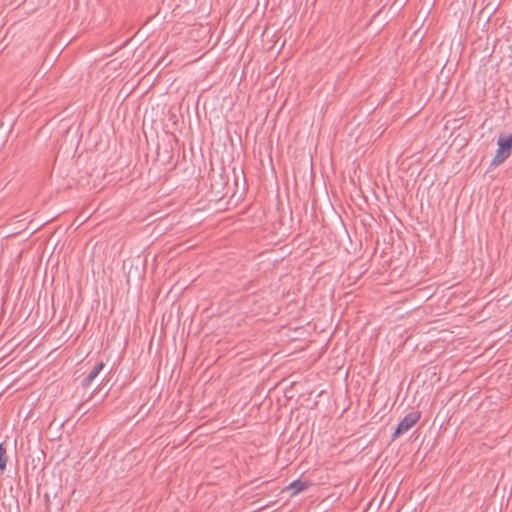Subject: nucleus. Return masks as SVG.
<instances>
[{"instance_id":"f257e3e1","label":"nucleus","mask_w":512,"mask_h":512,"mask_svg":"<svg viewBox=\"0 0 512 512\" xmlns=\"http://www.w3.org/2000/svg\"><path fill=\"white\" fill-rule=\"evenodd\" d=\"M420 419V412H410L399 422L392 434V441L409 431Z\"/></svg>"},{"instance_id":"f03ea898","label":"nucleus","mask_w":512,"mask_h":512,"mask_svg":"<svg viewBox=\"0 0 512 512\" xmlns=\"http://www.w3.org/2000/svg\"><path fill=\"white\" fill-rule=\"evenodd\" d=\"M104 367V362L101 361L97 363L95 367L89 372V374L83 379L82 386L84 388L89 387L93 380L99 375V373L103 370Z\"/></svg>"},{"instance_id":"20e7f679","label":"nucleus","mask_w":512,"mask_h":512,"mask_svg":"<svg viewBox=\"0 0 512 512\" xmlns=\"http://www.w3.org/2000/svg\"><path fill=\"white\" fill-rule=\"evenodd\" d=\"M498 148L501 150H504L508 154H511L512 150V133L508 135L507 137L500 136L498 141Z\"/></svg>"},{"instance_id":"39448f33","label":"nucleus","mask_w":512,"mask_h":512,"mask_svg":"<svg viewBox=\"0 0 512 512\" xmlns=\"http://www.w3.org/2000/svg\"><path fill=\"white\" fill-rule=\"evenodd\" d=\"M510 156V154H508L507 152H505L504 150H501L500 148H498L497 150V153L495 155V157L493 158L492 162H491V166H498L500 165L501 163H503L508 157Z\"/></svg>"},{"instance_id":"7ed1b4c3","label":"nucleus","mask_w":512,"mask_h":512,"mask_svg":"<svg viewBox=\"0 0 512 512\" xmlns=\"http://www.w3.org/2000/svg\"><path fill=\"white\" fill-rule=\"evenodd\" d=\"M309 487L308 482H303L301 480L293 481L288 487L287 490L291 491V496L296 495Z\"/></svg>"},{"instance_id":"423d86ee","label":"nucleus","mask_w":512,"mask_h":512,"mask_svg":"<svg viewBox=\"0 0 512 512\" xmlns=\"http://www.w3.org/2000/svg\"><path fill=\"white\" fill-rule=\"evenodd\" d=\"M8 462L7 450L5 443H0V471L3 472L6 469Z\"/></svg>"}]
</instances>
